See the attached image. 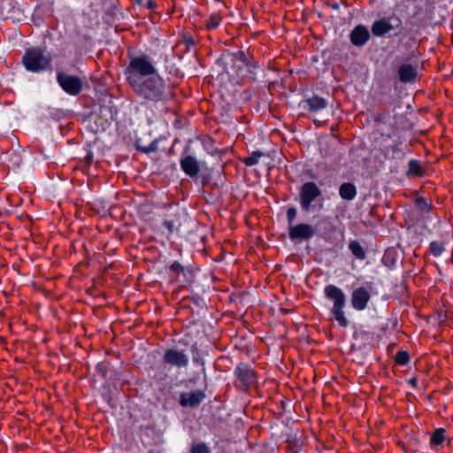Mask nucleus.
Wrapping results in <instances>:
<instances>
[{"mask_svg":"<svg viewBox=\"0 0 453 453\" xmlns=\"http://www.w3.org/2000/svg\"><path fill=\"white\" fill-rule=\"evenodd\" d=\"M181 170L190 178H196L200 172V163L190 155H182L180 159Z\"/></svg>","mask_w":453,"mask_h":453,"instance_id":"11","label":"nucleus"},{"mask_svg":"<svg viewBox=\"0 0 453 453\" xmlns=\"http://www.w3.org/2000/svg\"><path fill=\"white\" fill-rule=\"evenodd\" d=\"M410 384H411L412 387L416 388V387L418 386V379H416V378H411V379L410 380Z\"/></svg>","mask_w":453,"mask_h":453,"instance_id":"33","label":"nucleus"},{"mask_svg":"<svg viewBox=\"0 0 453 453\" xmlns=\"http://www.w3.org/2000/svg\"><path fill=\"white\" fill-rule=\"evenodd\" d=\"M408 173L414 175H421L422 171L418 160L411 159L408 164Z\"/></svg>","mask_w":453,"mask_h":453,"instance_id":"23","label":"nucleus"},{"mask_svg":"<svg viewBox=\"0 0 453 453\" xmlns=\"http://www.w3.org/2000/svg\"><path fill=\"white\" fill-rule=\"evenodd\" d=\"M371 294L365 287H358L350 294V303L355 311H364L368 307Z\"/></svg>","mask_w":453,"mask_h":453,"instance_id":"8","label":"nucleus"},{"mask_svg":"<svg viewBox=\"0 0 453 453\" xmlns=\"http://www.w3.org/2000/svg\"><path fill=\"white\" fill-rule=\"evenodd\" d=\"M349 37L353 45L361 47L369 41L370 32L366 27L358 25L351 31Z\"/></svg>","mask_w":453,"mask_h":453,"instance_id":"13","label":"nucleus"},{"mask_svg":"<svg viewBox=\"0 0 453 453\" xmlns=\"http://www.w3.org/2000/svg\"><path fill=\"white\" fill-rule=\"evenodd\" d=\"M349 249L356 258L364 260L366 257L364 248L357 241H350L349 243Z\"/></svg>","mask_w":453,"mask_h":453,"instance_id":"18","label":"nucleus"},{"mask_svg":"<svg viewBox=\"0 0 453 453\" xmlns=\"http://www.w3.org/2000/svg\"><path fill=\"white\" fill-rule=\"evenodd\" d=\"M234 375L244 387H249L256 382L257 376L254 370L246 364H240L234 369Z\"/></svg>","mask_w":453,"mask_h":453,"instance_id":"10","label":"nucleus"},{"mask_svg":"<svg viewBox=\"0 0 453 453\" xmlns=\"http://www.w3.org/2000/svg\"><path fill=\"white\" fill-rule=\"evenodd\" d=\"M339 195L344 200H353L357 196L356 186L350 182L342 183L339 188Z\"/></svg>","mask_w":453,"mask_h":453,"instance_id":"16","label":"nucleus"},{"mask_svg":"<svg viewBox=\"0 0 453 453\" xmlns=\"http://www.w3.org/2000/svg\"><path fill=\"white\" fill-rule=\"evenodd\" d=\"M193 362L195 364H200V365H203V362L202 358H200L199 357H193Z\"/></svg>","mask_w":453,"mask_h":453,"instance_id":"32","label":"nucleus"},{"mask_svg":"<svg viewBox=\"0 0 453 453\" xmlns=\"http://www.w3.org/2000/svg\"><path fill=\"white\" fill-rule=\"evenodd\" d=\"M395 361L400 365H406L410 361V356L407 351H398L395 356Z\"/></svg>","mask_w":453,"mask_h":453,"instance_id":"24","label":"nucleus"},{"mask_svg":"<svg viewBox=\"0 0 453 453\" xmlns=\"http://www.w3.org/2000/svg\"><path fill=\"white\" fill-rule=\"evenodd\" d=\"M446 431L443 428L436 429L431 435L430 442L433 445H441L445 440Z\"/></svg>","mask_w":453,"mask_h":453,"instance_id":"19","label":"nucleus"},{"mask_svg":"<svg viewBox=\"0 0 453 453\" xmlns=\"http://www.w3.org/2000/svg\"><path fill=\"white\" fill-rule=\"evenodd\" d=\"M190 452L191 453H211V450L205 443L201 442V443L193 445L190 449Z\"/></svg>","mask_w":453,"mask_h":453,"instance_id":"26","label":"nucleus"},{"mask_svg":"<svg viewBox=\"0 0 453 453\" xmlns=\"http://www.w3.org/2000/svg\"><path fill=\"white\" fill-rule=\"evenodd\" d=\"M316 234L315 228L306 223H300L291 226L288 230V236L292 241L309 240Z\"/></svg>","mask_w":453,"mask_h":453,"instance_id":"9","label":"nucleus"},{"mask_svg":"<svg viewBox=\"0 0 453 453\" xmlns=\"http://www.w3.org/2000/svg\"><path fill=\"white\" fill-rule=\"evenodd\" d=\"M169 270H170V272L174 273L177 277L180 276V274L185 273L184 267L177 261H174L173 263H172L170 265Z\"/></svg>","mask_w":453,"mask_h":453,"instance_id":"25","label":"nucleus"},{"mask_svg":"<svg viewBox=\"0 0 453 453\" xmlns=\"http://www.w3.org/2000/svg\"><path fill=\"white\" fill-rule=\"evenodd\" d=\"M124 74L126 81L143 104L164 105L173 96L170 86L148 55L131 58Z\"/></svg>","mask_w":453,"mask_h":453,"instance_id":"1","label":"nucleus"},{"mask_svg":"<svg viewBox=\"0 0 453 453\" xmlns=\"http://www.w3.org/2000/svg\"><path fill=\"white\" fill-rule=\"evenodd\" d=\"M399 79L402 82H411L416 80L418 72L411 64H403L398 69Z\"/></svg>","mask_w":453,"mask_h":453,"instance_id":"14","label":"nucleus"},{"mask_svg":"<svg viewBox=\"0 0 453 453\" xmlns=\"http://www.w3.org/2000/svg\"><path fill=\"white\" fill-rule=\"evenodd\" d=\"M205 398V394L203 390H195L191 392L181 393L180 395V404L182 407H196Z\"/></svg>","mask_w":453,"mask_h":453,"instance_id":"12","label":"nucleus"},{"mask_svg":"<svg viewBox=\"0 0 453 453\" xmlns=\"http://www.w3.org/2000/svg\"><path fill=\"white\" fill-rule=\"evenodd\" d=\"M296 217V209L294 208V207L289 208L287 211V219H288V226L289 227L291 226H294L293 222H294Z\"/></svg>","mask_w":453,"mask_h":453,"instance_id":"27","label":"nucleus"},{"mask_svg":"<svg viewBox=\"0 0 453 453\" xmlns=\"http://www.w3.org/2000/svg\"><path fill=\"white\" fill-rule=\"evenodd\" d=\"M164 226L168 230L169 234L177 231L181 226L180 217L179 213H173L164 220Z\"/></svg>","mask_w":453,"mask_h":453,"instance_id":"17","label":"nucleus"},{"mask_svg":"<svg viewBox=\"0 0 453 453\" xmlns=\"http://www.w3.org/2000/svg\"><path fill=\"white\" fill-rule=\"evenodd\" d=\"M183 42L188 46V47H190V46H194L195 45V40L189 36V35H185L183 36Z\"/></svg>","mask_w":453,"mask_h":453,"instance_id":"30","label":"nucleus"},{"mask_svg":"<svg viewBox=\"0 0 453 453\" xmlns=\"http://www.w3.org/2000/svg\"><path fill=\"white\" fill-rule=\"evenodd\" d=\"M321 196V190L313 181H308L303 184L300 193V205L303 211H310L311 203Z\"/></svg>","mask_w":453,"mask_h":453,"instance_id":"5","label":"nucleus"},{"mask_svg":"<svg viewBox=\"0 0 453 453\" xmlns=\"http://www.w3.org/2000/svg\"><path fill=\"white\" fill-rule=\"evenodd\" d=\"M221 22V17L219 14L213 13L210 16L206 22V27L208 29H215L219 27Z\"/></svg>","mask_w":453,"mask_h":453,"instance_id":"22","label":"nucleus"},{"mask_svg":"<svg viewBox=\"0 0 453 453\" xmlns=\"http://www.w3.org/2000/svg\"><path fill=\"white\" fill-rule=\"evenodd\" d=\"M305 104L308 106L309 111L315 112L320 111L327 106L326 100L318 96H313L308 98L305 101Z\"/></svg>","mask_w":453,"mask_h":453,"instance_id":"15","label":"nucleus"},{"mask_svg":"<svg viewBox=\"0 0 453 453\" xmlns=\"http://www.w3.org/2000/svg\"><path fill=\"white\" fill-rule=\"evenodd\" d=\"M142 151L145 152V153H149L150 151H154L155 150V146L153 145H150L149 147L147 148H143L141 150Z\"/></svg>","mask_w":453,"mask_h":453,"instance_id":"31","label":"nucleus"},{"mask_svg":"<svg viewBox=\"0 0 453 453\" xmlns=\"http://www.w3.org/2000/svg\"><path fill=\"white\" fill-rule=\"evenodd\" d=\"M51 55L42 48L27 49L22 57L25 68L33 73H40L50 67Z\"/></svg>","mask_w":453,"mask_h":453,"instance_id":"3","label":"nucleus"},{"mask_svg":"<svg viewBox=\"0 0 453 453\" xmlns=\"http://www.w3.org/2000/svg\"><path fill=\"white\" fill-rule=\"evenodd\" d=\"M324 296L332 303L329 311L333 319L341 327H348L349 322L345 315L347 297L344 291L334 284H328L324 288Z\"/></svg>","mask_w":453,"mask_h":453,"instance_id":"2","label":"nucleus"},{"mask_svg":"<svg viewBox=\"0 0 453 453\" xmlns=\"http://www.w3.org/2000/svg\"><path fill=\"white\" fill-rule=\"evenodd\" d=\"M57 81L61 88L70 96L79 95L83 88V82L81 78L64 72L57 73Z\"/></svg>","mask_w":453,"mask_h":453,"instance_id":"6","label":"nucleus"},{"mask_svg":"<svg viewBox=\"0 0 453 453\" xmlns=\"http://www.w3.org/2000/svg\"><path fill=\"white\" fill-rule=\"evenodd\" d=\"M162 360L165 365L177 369L187 368L189 364V357L184 349L178 348L166 349L163 354Z\"/></svg>","mask_w":453,"mask_h":453,"instance_id":"4","label":"nucleus"},{"mask_svg":"<svg viewBox=\"0 0 453 453\" xmlns=\"http://www.w3.org/2000/svg\"><path fill=\"white\" fill-rule=\"evenodd\" d=\"M429 249L434 257H439L444 251V245L441 242L435 241L430 243Z\"/></svg>","mask_w":453,"mask_h":453,"instance_id":"21","label":"nucleus"},{"mask_svg":"<svg viewBox=\"0 0 453 453\" xmlns=\"http://www.w3.org/2000/svg\"><path fill=\"white\" fill-rule=\"evenodd\" d=\"M136 3L143 6L149 10H153L156 8V3L153 0H135Z\"/></svg>","mask_w":453,"mask_h":453,"instance_id":"28","label":"nucleus"},{"mask_svg":"<svg viewBox=\"0 0 453 453\" xmlns=\"http://www.w3.org/2000/svg\"><path fill=\"white\" fill-rule=\"evenodd\" d=\"M262 156L263 154L261 152L254 151L249 157L244 158L243 163L247 166H253L259 162V159Z\"/></svg>","mask_w":453,"mask_h":453,"instance_id":"20","label":"nucleus"},{"mask_svg":"<svg viewBox=\"0 0 453 453\" xmlns=\"http://www.w3.org/2000/svg\"><path fill=\"white\" fill-rule=\"evenodd\" d=\"M238 55H239V60L246 65V66L248 67L249 72L250 73H253V69L256 68V65H251L249 62H247L246 56H245V54L243 52L241 51V52L238 53Z\"/></svg>","mask_w":453,"mask_h":453,"instance_id":"29","label":"nucleus"},{"mask_svg":"<svg viewBox=\"0 0 453 453\" xmlns=\"http://www.w3.org/2000/svg\"><path fill=\"white\" fill-rule=\"evenodd\" d=\"M402 27V20L397 16H390L387 19L375 20L372 25V33L378 37L383 36L391 31Z\"/></svg>","mask_w":453,"mask_h":453,"instance_id":"7","label":"nucleus"}]
</instances>
